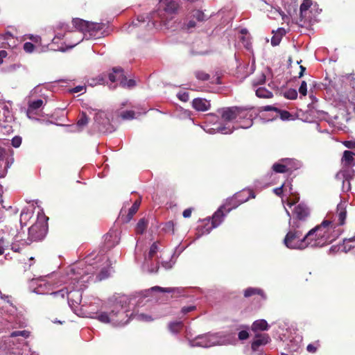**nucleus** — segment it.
I'll return each instance as SVG.
<instances>
[{
  "label": "nucleus",
  "instance_id": "60",
  "mask_svg": "<svg viewBox=\"0 0 355 355\" xmlns=\"http://www.w3.org/2000/svg\"><path fill=\"white\" fill-rule=\"evenodd\" d=\"M109 272H108V270H105V269H103L101 272L99 273L98 275V279L100 280H102V279H104L107 277H108L109 276Z\"/></svg>",
  "mask_w": 355,
  "mask_h": 355
},
{
  "label": "nucleus",
  "instance_id": "28",
  "mask_svg": "<svg viewBox=\"0 0 355 355\" xmlns=\"http://www.w3.org/2000/svg\"><path fill=\"white\" fill-rule=\"evenodd\" d=\"M294 214L300 220H303L308 216L309 211L308 207L302 204H299L295 207Z\"/></svg>",
  "mask_w": 355,
  "mask_h": 355
},
{
  "label": "nucleus",
  "instance_id": "47",
  "mask_svg": "<svg viewBox=\"0 0 355 355\" xmlns=\"http://www.w3.org/2000/svg\"><path fill=\"white\" fill-rule=\"evenodd\" d=\"M312 2L311 0H304L300 6V14L301 16L304 15V13L311 7Z\"/></svg>",
  "mask_w": 355,
  "mask_h": 355
},
{
  "label": "nucleus",
  "instance_id": "44",
  "mask_svg": "<svg viewBox=\"0 0 355 355\" xmlns=\"http://www.w3.org/2000/svg\"><path fill=\"white\" fill-rule=\"evenodd\" d=\"M147 227V222L142 218L139 220L136 227V232L137 234H143Z\"/></svg>",
  "mask_w": 355,
  "mask_h": 355
},
{
  "label": "nucleus",
  "instance_id": "20",
  "mask_svg": "<svg viewBox=\"0 0 355 355\" xmlns=\"http://www.w3.org/2000/svg\"><path fill=\"white\" fill-rule=\"evenodd\" d=\"M355 153L349 150H345L342 157V164L343 167L345 168L344 170H348V168L353 167L355 165L354 162Z\"/></svg>",
  "mask_w": 355,
  "mask_h": 355
},
{
  "label": "nucleus",
  "instance_id": "40",
  "mask_svg": "<svg viewBox=\"0 0 355 355\" xmlns=\"http://www.w3.org/2000/svg\"><path fill=\"white\" fill-rule=\"evenodd\" d=\"M32 217V213L28 210L23 209L20 215V223L21 225H26V221Z\"/></svg>",
  "mask_w": 355,
  "mask_h": 355
},
{
  "label": "nucleus",
  "instance_id": "6",
  "mask_svg": "<svg viewBox=\"0 0 355 355\" xmlns=\"http://www.w3.org/2000/svg\"><path fill=\"white\" fill-rule=\"evenodd\" d=\"M72 23L73 27L78 31L73 33V36L77 39L69 44L70 49L79 44L85 37H87V33L89 35V37H96L97 33L103 29L102 24L90 22L78 18L74 19Z\"/></svg>",
  "mask_w": 355,
  "mask_h": 355
},
{
  "label": "nucleus",
  "instance_id": "54",
  "mask_svg": "<svg viewBox=\"0 0 355 355\" xmlns=\"http://www.w3.org/2000/svg\"><path fill=\"white\" fill-rule=\"evenodd\" d=\"M299 92L303 96H305L306 95L307 85H306V83L305 81L302 82V83L300 86V88H299Z\"/></svg>",
  "mask_w": 355,
  "mask_h": 355
},
{
  "label": "nucleus",
  "instance_id": "31",
  "mask_svg": "<svg viewBox=\"0 0 355 355\" xmlns=\"http://www.w3.org/2000/svg\"><path fill=\"white\" fill-rule=\"evenodd\" d=\"M273 192L277 195L280 196L283 192L287 193V192L292 193V184L291 182H284L279 187L275 188L273 189Z\"/></svg>",
  "mask_w": 355,
  "mask_h": 355
},
{
  "label": "nucleus",
  "instance_id": "14",
  "mask_svg": "<svg viewBox=\"0 0 355 355\" xmlns=\"http://www.w3.org/2000/svg\"><path fill=\"white\" fill-rule=\"evenodd\" d=\"M158 251L157 243H153L150 248V250L147 256L145 257L144 262L143 263V269L149 272H156L158 270L157 263H151L152 259L155 256Z\"/></svg>",
  "mask_w": 355,
  "mask_h": 355
},
{
  "label": "nucleus",
  "instance_id": "1",
  "mask_svg": "<svg viewBox=\"0 0 355 355\" xmlns=\"http://www.w3.org/2000/svg\"><path fill=\"white\" fill-rule=\"evenodd\" d=\"M93 257L94 254H90L86 258L85 262L70 266L60 280V285L64 284L68 286L51 293L55 297L64 298L67 295L68 304L73 310H75L80 304L81 291L86 287V283L91 278V275L96 270V268L94 266V263L91 261Z\"/></svg>",
  "mask_w": 355,
  "mask_h": 355
},
{
  "label": "nucleus",
  "instance_id": "18",
  "mask_svg": "<svg viewBox=\"0 0 355 355\" xmlns=\"http://www.w3.org/2000/svg\"><path fill=\"white\" fill-rule=\"evenodd\" d=\"M160 6L168 15L175 14L180 6V0H160Z\"/></svg>",
  "mask_w": 355,
  "mask_h": 355
},
{
  "label": "nucleus",
  "instance_id": "24",
  "mask_svg": "<svg viewBox=\"0 0 355 355\" xmlns=\"http://www.w3.org/2000/svg\"><path fill=\"white\" fill-rule=\"evenodd\" d=\"M192 105L195 110L201 112L208 110L211 106L209 101L200 98H196L193 99L192 102Z\"/></svg>",
  "mask_w": 355,
  "mask_h": 355
},
{
  "label": "nucleus",
  "instance_id": "9",
  "mask_svg": "<svg viewBox=\"0 0 355 355\" xmlns=\"http://www.w3.org/2000/svg\"><path fill=\"white\" fill-rule=\"evenodd\" d=\"M1 234L6 237H10L9 246L14 252H19L22 248L31 243L28 237L27 239L24 238L26 236L24 232H18L15 228L12 227L6 226L4 229L1 230Z\"/></svg>",
  "mask_w": 355,
  "mask_h": 355
},
{
  "label": "nucleus",
  "instance_id": "11",
  "mask_svg": "<svg viewBox=\"0 0 355 355\" xmlns=\"http://www.w3.org/2000/svg\"><path fill=\"white\" fill-rule=\"evenodd\" d=\"M224 209H226V206H221L218 209L214 214L211 218V225H209V219L205 220L207 221L205 225L202 227H199L198 232L200 235L208 234L212 229L217 227L223 220L226 216V212L224 213Z\"/></svg>",
  "mask_w": 355,
  "mask_h": 355
},
{
  "label": "nucleus",
  "instance_id": "63",
  "mask_svg": "<svg viewBox=\"0 0 355 355\" xmlns=\"http://www.w3.org/2000/svg\"><path fill=\"white\" fill-rule=\"evenodd\" d=\"M195 309H196L195 306H184L182 309V313H184V314H186V313H187L189 312H191V311H193Z\"/></svg>",
  "mask_w": 355,
  "mask_h": 355
},
{
  "label": "nucleus",
  "instance_id": "64",
  "mask_svg": "<svg viewBox=\"0 0 355 355\" xmlns=\"http://www.w3.org/2000/svg\"><path fill=\"white\" fill-rule=\"evenodd\" d=\"M343 144L345 147L348 148H355V141H345L343 142Z\"/></svg>",
  "mask_w": 355,
  "mask_h": 355
},
{
  "label": "nucleus",
  "instance_id": "58",
  "mask_svg": "<svg viewBox=\"0 0 355 355\" xmlns=\"http://www.w3.org/2000/svg\"><path fill=\"white\" fill-rule=\"evenodd\" d=\"M319 347L318 343L314 344H309L306 347V350L310 353H315Z\"/></svg>",
  "mask_w": 355,
  "mask_h": 355
},
{
  "label": "nucleus",
  "instance_id": "19",
  "mask_svg": "<svg viewBox=\"0 0 355 355\" xmlns=\"http://www.w3.org/2000/svg\"><path fill=\"white\" fill-rule=\"evenodd\" d=\"M293 161L291 159H284L280 162L275 163L272 165V170L275 173H286L293 168L291 166V162Z\"/></svg>",
  "mask_w": 355,
  "mask_h": 355
},
{
  "label": "nucleus",
  "instance_id": "30",
  "mask_svg": "<svg viewBox=\"0 0 355 355\" xmlns=\"http://www.w3.org/2000/svg\"><path fill=\"white\" fill-rule=\"evenodd\" d=\"M269 328V325L266 320L261 319L257 320L252 323V330L254 331H266Z\"/></svg>",
  "mask_w": 355,
  "mask_h": 355
},
{
  "label": "nucleus",
  "instance_id": "3",
  "mask_svg": "<svg viewBox=\"0 0 355 355\" xmlns=\"http://www.w3.org/2000/svg\"><path fill=\"white\" fill-rule=\"evenodd\" d=\"M325 223H321L309 230L305 234L307 248H321L335 241L339 236L338 230L326 227Z\"/></svg>",
  "mask_w": 355,
  "mask_h": 355
},
{
  "label": "nucleus",
  "instance_id": "7",
  "mask_svg": "<svg viewBox=\"0 0 355 355\" xmlns=\"http://www.w3.org/2000/svg\"><path fill=\"white\" fill-rule=\"evenodd\" d=\"M286 214L291 218V214L288 211L287 209L285 208ZM291 230L286 234L284 239V245L289 249L293 250H304L306 248V239H305V235H303L302 232L300 230H297L296 228L298 227V225L295 223V222L291 223L289 221Z\"/></svg>",
  "mask_w": 355,
  "mask_h": 355
},
{
  "label": "nucleus",
  "instance_id": "50",
  "mask_svg": "<svg viewBox=\"0 0 355 355\" xmlns=\"http://www.w3.org/2000/svg\"><path fill=\"white\" fill-rule=\"evenodd\" d=\"M192 16L193 18L196 19L199 21H204L205 19V14L202 11L198 10L193 11Z\"/></svg>",
  "mask_w": 355,
  "mask_h": 355
},
{
  "label": "nucleus",
  "instance_id": "27",
  "mask_svg": "<svg viewBox=\"0 0 355 355\" xmlns=\"http://www.w3.org/2000/svg\"><path fill=\"white\" fill-rule=\"evenodd\" d=\"M263 10L267 12V15L270 19H277V17L282 16V12L279 8H274L270 5L265 3V7Z\"/></svg>",
  "mask_w": 355,
  "mask_h": 355
},
{
  "label": "nucleus",
  "instance_id": "48",
  "mask_svg": "<svg viewBox=\"0 0 355 355\" xmlns=\"http://www.w3.org/2000/svg\"><path fill=\"white\" fill-rule=\"evenodd\" d=\"M159 17H160V23L162 24H163L164 26H166L168 28H178V26H173L172 25H170V20L172 19L171 18L170 19H168V17H165V16H162V15L161 14H158Z\"/></svg>",
  "mask_w": 355,
  "mask_h": 355
},
{
  "label": "nucleus",
  "instance_id": "61",
  "mask_svg": "<svg viewBox=\"0 0 355 355\" xmlns=\"http://www.w3.org/2000/svg\"><path fill=\"white\" fill-rule=\"evenodd\" d=\"M249 336L248 332L245 330L241 331L239 333V338L241 340H246Z\"/></svg>",
  "mask_w": 355,
  "mask_h": 355
},
{
  "label": "nucleus",
  "instance_id": "26",
  "mask_svg": "<svg viewBox=\"0 0 355 355\" xmlns=\"http://www.w3.org/2000/svg\"><path fill=\"white\" fill-rule=\"evenodd\" d=\"M105 240L107 247H114L119 242V233L115 230L110 231L106 234Z\"/></svg>",
  "mask_w": 355,
  "mask_h": 355
},
{
  "label": "nucleus",
  "instance_id": "16",
  "mask_svg": "<svg viewBox=\"0 0 355 355\" xmlns=\"http://www.w3.org/2000/svg\"><path fill=\"white\" fill-rule=\"evenodd\" d=\"M108 79L111 82L110 87L111 89L116 88V85L112 86L113 83L121 85V82L126 80V76L124 74L123 71L121 68H114L112 73L108 75Z\"/></svg>",
  "mask_w": 355,
  "mask_h": 355
},
{
  "label": "nucleus",
  "instance_id": "52",
  "mask_svg": "<svg viewBox=\"0 0 355 355\" xmlns=\"http://www.w3.org/2000/svg\"><path fill=\"white\" fill-rule=\"evenodd\" d=\"M135 85V81L132 79L123 80L121 82V86L125 88H132Z\"/></svg>",
  "mask_w": 355,
  "mask_h": 355
},
{
  "label": "nucleus",
  "instance_id": "13",
  "mask_svg": "<svg viewBox=\"0 0 355 355\" xmlns=\"http://www.w3.org/2000/svg\"><path fill=\"white\" fill-rule=\"evenodd\" d=\"M39 220H47L44 216H38ZM46 233V225L43 221H38L28 229V238L30 242L42 240Z\"/></svg>",
  "mask_w": 355,
  "mask_h": 355
},
{
  "label": "nucleus",
  "instance_id": "45",
  "mask_svg": "<svg viewBox=\"0 0 355 355\" xmlns=\"http://www.w3.org/2000/svg\"><path fill=\"white\" fill-rule=\"evenodd\" d=\"M105 83H107V81L105 76H99L96 79H92L89 82V85L91 86H94L96 85H103Z\"/></svg>",
  "mask_w": 355,
  "mask_h": 355
},
{
  "label": "nucleus",
  "instance_id": "8",
  "mask_svg": "<svg viewBox=\"0 0 355 355\" xmlns=\"http://www.w3.org/2000/svg\"><path fill=\"white\" fill-rule=\"evenodd\" d=\"M346 207V202L341 200L337 205L336 212H329L327 214L326 218L322 223H325L324 225L327 229L338 230L339 232V236L342 233L341 226L345 223L347 216Z\"/></svg>",
  "mask_w": 355,
  "mask_h": 355
},
{
  "label": "nucleus",
  "instance_id": "23",
  "mask_svg": "<svg viewBox=\"0 0 355 355\" xmlns=\"http://www.w3.org/2000/svg\"><path fill=\"white\" fill-rule=\"evenodd\" d=\"M214 127L205 129V130L209 134H215L220 132L222 134H230L233 132L234 128L230 125H221L220 124H214Z\"/></svg>",
  "mask_w": 355,
  "mask_h": 355
},
{
  "label": "nucleus",
  "instance_id": "32",
  "mask_svg": "<svg viewBox=\"0 0 355 355\" xmlns=\"http://www.w3.org/2000/svg\"><path fill=\"white\" fill-rule=\"evenodd\" d=\"M153 291H159L161 292L168 293H176L181 294L183 291V289L181 288L174 287V288H163L160 286H154L151 288Z\"/></svg>",
  "mask_w": 355,
  "mask_h": 355
},
{
  "label": "nucleus",
  "instance_id": "42",
  "mask_svg": "<svg viewBox=\"0 0 355 355\" xmlns=\"http://www.w3.org/2000/svg\"><path fill=\"white\" fill-rule=\"evenodd\" d=\"M10 155L11 158V164L13 162V150L10 148H3L0 147V159H4L6 155Z\"/></svg>",
  "mask_w": 355,
  "mask_h": 355
},
{
  "label": "nucleus",
  "instance_id": "41",
  "mask_svg": "<svg viewBox=\"0 0 355 355\" xmlns=\"http://www.w3.org/2000/svg\"><path fill=\"white\" fill-rule=\"evenodd\" d=\"M279 116V118L282 120H288L292 116L290 112L286 110H279L277 109V112L275 115L272 116V119H276Z\"/></svg>",
  "mask_w": 355,
  "mask_h": 355
},
{
  "label": "nucleus",
  "instance_id": "36",
  "mask_svg": "<svg viewBox=\"0 0 355 355\" xmlns=\"http://www.w3.org/2000/svg\"><path fill=\"white\" fill-rule=\"evenodd\" d=\"M258 294L260 295L262 297L265 298V295L261 289L255 288H248L244 291V296L245 297H250L253 295Z\"/></svg>",
  "mask_w": 355,
  "mask_h": 355
},
{
  "label": "nucleus",
  "instance_id": "15",
  "mask_svg": "<svg viewBox=\"0 0 355 355\" xmlns=\"http://www.w3.org/2000/svg\"><path fill=\"white\" fill-rule=\"evenodd\" d=\"M95 122L98 125V130L103 132H112V127L110 126L109 119L106 117L105 112L99 111L94 116Z\"/></svg>",
  "mask_w": 355,
  "mask_h": 355
},
{
  "label": "nucleus",
  "instance_id": "4",
  "mask_svg": "<svg viewBox=\"0 0 355 355\" xmlns=\"http://www.w3.org/2000/svg\"><path fill=\"white\" fill-rule=\"evenodd\" d=\"M253 107H228L220 110L222 119L225 121H235L241 123L239 128H248L252 125L254 118Z\"/></svg>",
  "mask_w": 355,
  "mask_h": 355
},
{
  "label": "nucleus",
  "instance_id": "21",
  "mask_svg": "<svg viewBox=\"0 0 355 355\" xmlns=\"http://www.w3.org/2000/svg\"><path fill=\"white\" fill-rule=\"evenodd\" d=\"M44 102L41 99L30 101L27 109L26 114L29 119H33V115L37 114V110L42 107Z\"/></svg>",
  "mask_w": 355,
  "mask_h": 355
},
{
  "label": "nucleus",
  "instance_id": "5",
  "mask_svg": "<svg viewBox=\"0 0 355 355\" xmlns=\"http://www.w3.org/2000/svg\"><path fill=\"white\" fill-rule=\"evenodd\" d=\"M234 340V338L230 334L215 333L198 336L193 340H189V344L191 347H210L231 344Z\"/></svg>",
  "mask_w": 355,
  "mask_h": 355
},
{
  "label": "nucleus",
  "instance_id": "55",
  "mask_svg": "<svg viewBox=\"0 0 355 355\" xmlns=\"http://www.w3.org/2000/svg\"><path fill=\"white\" fill-rule=\"evenodd\" d=\"M135 317H137V320L141 321L148 322L153 320L151 316L144 313L137 314Z\"/></svg>",
  "mask_w": 355,
  "mask_h": 355
},
{
  "label": "nucleus",
  "instance_id": "39",
  "mask_svg": "<svg viewBox=\"0 0 355 355\" xmlns=\"http://www.w3.org/2000/svg\"><path fill=\"white\" fill-rule=\"evenodd\" d=\"M9 243H10V237L1 234L0 237V255L4 253L5 248L9 247Z\"/></svg>",
  "mask_w": 355,
  "mask_h": 355
},
{
  "label": "nucleus",
  "instance_id": "12",
  "mask_svg": "<svg viewBox=\"0 0 355 355\" xmlns=\"http://www.w3.org/2000/svg\"><path fill=\"white\" fill-rule=\"evenodd\" d=\"M31 286H35L33 292L40 295H52V292L50 291L59 286L58 283L52 284L51 282L46 278L33 279L31 282Z\"/></svg>",
  "mask_w": 355,
  "mask_h": 355
},
{
  "label": "nucleus",
  "instance_id": "22",
  "mask_svg": "<svg viewBox=\"0 0 355 355\" xmlns=\"http://www.w3.org/2000/svg\"><path fill=\"white\" fill-rule=\"evenodd\" d=\"M89 119L85 112H81L79 119L76 125H71L72 132H80L82 131L88 124Z\"/></svg>",
  "mask_w": 355,
  "mask_h": 355
},
{
  "label": "nucleus",
  "instance_id": "51",
  "mask_svg": "<svg viewBox=\"0 0 355 355\" xmlns=\"http://www.w3.org/2000/svg\"><path fill=\"white\" fill-rule=\"evenodd\" d=\"M196 77L200 80H207L209 78V75L204 71H196Z\"/></svg>",
  "mask_w": 355,
  "mask_h": 355
},
{
  "label": "nucleus",
  "instance_id": "29",
  "mask_svg": "<svg viewBox=\"0 0 355 355\" xmlns=\"http://www.w3.org/2000/svg\"><path fill=\"white\" fill-rule=\"evenodd\" d=\"M57 28L58 30H60V31H64V32H69V31H72L71 29H70V27L68 24H66L64 23H60L58 25V27ZM64 33H62V32H58L57 31L56 33H55V37L52 40V44L51 46L55 43V40L57 39H61L64 37Z\"/></svg>",
  "mask_w": 355,
  "mask_h": 355
},
{
  "label": "nucleus",
  "instance_id": "2",
  "mask_svg": "<svg viewBox=\"0 0 355 355\" xmlns=\"http://www.w3.org/2000/svg\"><path fill=\"white\" fill-rule=\"evenodd\" d=\"M127 297L121 296L111 298L102 306V309L96 313V318L105 324H110L114 327L126 324L130 317L127 313L125 305Z\"/></svg>",
  "mask_w": 355,
  "mask_h": 355
},
{
  "label": "nucleus",
  "instance_id": "59",
  "mask_svg": "<svg viewBox=\"0 0 355 355\" xmlns=\"http://www.w3.org/2000/svg\"><path fill=\"white\" fill-rule=\"evenodd\" d=\"M177 96L178 98L182 101H184V102H187L189 101V94L187 92H179L178 94H177Z\"/></svg>",
  "mask_w": 355,
  "mask_h": 355
},
{
  "label": "nucleus",
  "instance_id": "33",
  "mask_svg": "<svg viewBox=\"0 0 355 355\" xmlns=\"http://www.w3.org/2000/svg\"><path fill=\"white\" fill-rule=\"evenodd\" d=\"M29 331L26 330H21V331H14L11 333L10 337L12 338H17V337H21V338H19L17 340L18 342L21 343L25 340L26 338L29 336Z\"/></svg>",
  "mask_w": 355,
  "mask_h": 355
},
{
  "label": "nucleus",
  "instance_id": "62",
  "mask_svg": "<svg viewBox=\"0 0 355 355\" xmlns=\"http://www.w3.org/2000/svg\"><path fill=\"white\" fill-rule=\"evenodd\" d=\"M261 110L266 111V112L272 111L276 114V112H277V108L272 107L271 105H266V106L262 107L261 108Z\"/></svg>",
  "mask_w": 355,
  "mask_h": 355
},
{
  "label": "nucleus",
  "instance_id": "57",
  "mask_svg": "<svg viewBox=\"0 0 355 355\" xmlns=\"http://www.w3.org/2000/svg\"><path fill=\"white\" fill-rule=\"evenodd\" d=\"M35 49V46L31 42H26L24 44V49L26 53H32Z\"/></svg>",
  "mask_w": 355,
  "mask_h": 355
},
{
  "label": "nucleus",
  "instance_id": "53",
  "mask_svg": "<svg viewBox=\"0 0 355 355\" xmlns=\"http://www.w3.org/2000/svg\"><path fill=\"white\" fill-rule=\"evenodd\" d=\"M347 113L355 119V102H350L347 107Z\"/></svg>",
  "mask_w": 355,
  "mask_h": 355
},
{
  "label": "nucleus",
  "instance_id": "37",
  "mask_svg": "<svg viewBox=\"0 0 355 355\" xmlns=\"http://www.w3.org/2000/svg\"><path fill=\"white\" fill-rule=\"evenodd\" d=\"M146 19H148V22H150V19L148 16L144 17L143 15L138 16L136 21H133L132 24L129 26L128 28H131L129 31H132V28L137 26H139L141 24H144Z\"/></svg>",
  "mask_w": 355,
  "mask_h": 355
},
{
  "label": "nucleus",
  "instance_id": "49",
  "mask_svg": "<svg viewBox=\"0 0 355 355\" xmlns=\"http://www.w3.org/2000/svg\"><path fill=\"white\" fill-rule=\"evenodd\" d=\"M121 116L122 119H126V120L132 119L136 117L135 112L132 111V110L123 112L121 114Z\"/></svg>",
  "mask_w": 355,
  "mask_h": 355
},
{
  "label": "nucleus",
  "instance_id": "10",
  "mask_svg": "<svg viewBox=\"0 0 355 355\" xmlns=\"http://www.w3.org/2000/svg\"><path fill=\"white\" fill-rule=\"evenodd\" d=\"M255 196L250 190H243L236 193L232 198L227 200L223 206H226L224 209L226 214H228L232 209L236 208L239 205L248 201L250 198H254Z\"/></svg>",
  "mask_w": 355,
  "mask_h": 355
},
{
  "label": "nucleus",
  "instance_id": "25",
  "mask_svg": "<svg viewBox=\"0 0 355 355\" xmlns=\"http://www.w3.org/2000/svg\"><path fill=\"white\" fill-rule=\"evenodd\" d=\"M270 338L267 334L257 335L252 343V349L253 351H257L260 346L267 344Z\"/></svg>",
  "mask_w": 355,
  "mask_h": 355
},
{
  "label": "nucleus",
  "instance_id": "46",
  "mask_svg": "<svg viewBox=\"0 0 355 355\" xmlns=\"http://www.w3.org/2000/svg\"><path fill=\"white\" fill-rule=\"evenodd\" d=\"M284 96L291 100L296 99L297 97V92L295 89H289L284 92Z\"/></svg>",
  "mask_w": 355,
  "mask_h": 355
},
{
  "label": "nucleus",
  "instance_id": "56",
  "mask_svg": "<svg viewBox=\"0 0 355 355\" xmlns=\"http://www.w3.org/2000/svg\"><path fill=\"white\" fill-rule=\"evenodd\" d=\"M12 146L15 148H18L21 144V138L19 136H15L11 141Z\"/></svg>",
  "mask_w": 355,
  "mask_h": 355
},
{
  "label": "nucleus",
  "instance_id": "43",
  "mask_svg": "<svg viewBox=\"0 0 355 355\" xmlns=\"http://www.w3.org/2000/svg\"><path fill=\"white\" fill-rule=\"evenodd\" d=\"M140 206V200H136L131 208H130L128 214V219L127 221L130 220L134 214L137 211L139 207Z\"/></svg>",
  "mask_w": 355,
  "mask_h": 355
},
{
  "label": "nucleus",
  "instance_id": "17",
  "mask_svg": "<svg viewBox=\"0 0 355 355\" xmlns=\"http://www.w3.org/2000/svg\"><path fill=\"white\" fill-rule=\"evenodd\" d=\"M354 174V171H348L347 170H342L340 172H338L336 178L338 180H343V187L342 189L343 191L347 192L350 190L351 185L349 180L351 178H352Z\"/></svg>",
  "mask_w": 355,
  "mask_h": 355
},
{
  "label": "nucleus",
  "instance_id": "38",
  "mask_svg": "<svg viewBox=\"0 0 355 355\" xmlns=\"http://www.w3.org/2000/svg\"><path fill=\"white\" fill-rule=\"evenodd\" d=\"M292 193H291L290 192H287V194H288V199H287V205L288 206H289L290 207L293 205L294 204H295L296 202H297L300 200V197H299V195L298 193H297L296 192L293 191V189H292Z\"/></svg>",
  "mask_w": 355,
  "mask_h": 355
},
{
  "label": "nucleus",
  "instance_id": "35",
  "mask_svg": "<svg viewBox=\"0 0 355 355\" xmlns=\"http://www.w3.org/2000/svg\"><path fill=\"white\" fill-rule=\"evenodd\" d=\"M259 98H268L272 96V93L264 87H259L255 91Z\"/></svg>",
  "mask_w": 355,
  "mask_h": 355
},
{
  "label": "nucleus",
  "instance_id": "34",
  "mask_svg": "<svg viewBox=\"0 0 355 355\" xmlns=\"http://www.w3.org/2000/svg\"><path fill=\"white\" fill-rule=\"evenodd\" d=\"M183 326L181 321L171 322L168 324V329L173 334H178L183 328Z\"/></svg>",
  "mask_w": 355,
  "mask_h": 355
}]
</instances>
